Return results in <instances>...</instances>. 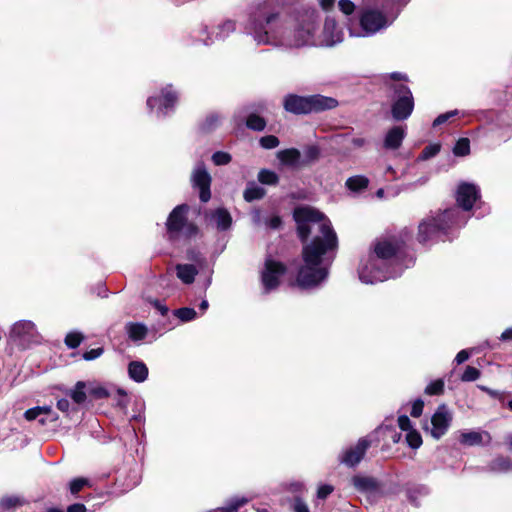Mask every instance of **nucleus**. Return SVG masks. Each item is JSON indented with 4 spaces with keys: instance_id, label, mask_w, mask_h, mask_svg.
Wrapping results in <instances>:
<instances>
[{
    "instance_id": "nucleus-1",
    "label": "nucleus",
    "mask_w": 512,
    "mask_h": 512,
    "mask_svg": "<svg viewBox=\"0 0 512 512\" xmlns=\"http://www.w3.org/2000/svg\"><path fill=\"white\" fill-rule=\"evenodd\" d=\"M293 216L301 241L304 243L312 236V240L303 245V264L299 267L296 281L303 289L315 288L329 275L338 249L337 235L330 220L314 208L297 207Z\"/></svg>"
},
{
    "instance_id": "nucleus-2",
    "label": "nucleus",
    "mask_w": 512,
    "mask_h": 512,
    "mask_svg": "<svg viewBox=\"0 0 512 512\" xmlns=\"http://www.w3.org/2000/svg\"><path fill=\"white\" fill-rule=\"evenodd\" d=\"M293 30L287 29L277 13H259L250 17L246 26L257 45H272L285 48H301L317 45L314 34L319 22L315 9H304L298 16Z\"/></svg>"
},
{
    "instance_id": "nucleus-3",
    "label": "nucleus",
    "mask_w": 512,
    "mask_h": 512,
    "mask_svg": "<svg viewBox=\"0 0 512 512\" xmlns=\"http://www.w3.org/2000/svg\"><path fill=\"white\" fill-rule=\"evenodd\" d=\"M404 254L396 239L377 240L360 262L359 279L365 284H375L400 276L414 263L412 257L404 258Z\"/></svg>"
},
{
    "instance_id": "nucleus-4",
    "label": "nucleus",
    "mask_w": 512,
    "mask_h": 512,
    "mask_svg": "<svg viewBox=\"0 0 512 512\" xmlns=\"http://www.w3.org/2000/svg\"><path fill=\"white\" fill-rule=\"evenodd\" d=\"M479 198L480 190L475 184L466 182L459 184L456 192L459 207H451L423 219L419 224L418 241L427 244L465 225L468 219L465 212L470 211Z\"/></svg>"
},
{
    "instance_id": "nucleus-5",
    "label": "nucleus",
    "mask_w": 512,
    "mask_h": 512,
    "mask_svg": "<svg viewBox=\"0 0 512 512\" xmlns=\"http://www.w3.org/2000/svg\"><path fill=\"white\" fill-rule=\"evenodd\" d=\"M337 106L338 101L335 98L319 94L309 96L287 94L283 98L284 110L295 115L323 112Z\"/></svg>"
},
{
    "instance_id": "nucleus-6",
    "label": "nucleus",
    "mask_w": 512,
    "mask_h": 512,
    "mask_svg": "<svg viewBox=\"0 0 512 512\" xmlns=\"http://www.w3.org/2000/svg\"><path fill=\"white\" fill-rule=\"evenodd\" d=\"M188 211L189 206L181 204L170 212L166 221L167 234L170 240L191 239L198 234L197 225L187 218Z\"/></svg>"
},
{
    "instance_id": "nucleus-7",
    "label": "nucleus",
    "mask_w": 512,
    "mask_h": 512,
    "mask_svg": "<svg viewBox=\"0 0 512 512\" xmlns=\"http://www.w3.org/2000/svg\"><path fill=\"white\" fill-rule=\"evenodd\" d=\"M394 19H389L382 11L374 8L363 9L359 17L360 32L350 30V34L357 37L373 36L390 26Z\"/></svg>"
},
{
    "instance_id": "nucleus-8",
    "label": "nucleus",
    "mask_w": 512,
    "mask_h": 512,
    "mask_svg": "<svg viewBox=\"0 0 512 512\" xmlns=\"http://www.w3.org/2000/svg\"><path fill=\"white\" fill-rule=\"evenodd\" d=\"M394 92L391 114L394 120L402 121L410 117L414 109V98L410 88L403 83L392 84Z\"/></svg>"
},
{
    "instance_id": "nucleus-9",
    "label": "nucleus",
    "mask_w": 512,
    "mask_h": 512,
    "mask_svg": "<svg viewBox=\"0 0 512 512\" xmlns=\"http://www.w3.org/2000/svg\"><path fill=\"white\" fill-rule=\"evenodd\" d=\"M177 102V93L172 85H167L161 90L160 96H151L147 99V107L155 111L158 118H164L173 112Z\"/></svg>"
},
{
    "instance_id": "nucleus-10",
    "label": "nucleus",
    "mask_w": 512,
    "mask_h": 512,
    "mask_svg": "<svg viewBox=\"0 0 512 512\" xmlns=\"http://www.w3.org/2000/svg\"><path fill=\"white\" fill-rule=\"evenodd\" d=\"M285 273L286 267L283 263L267 258L261 272V282L264 292L270 293L275 290L279 286L280 280Z\"/></svg>"
},
{
    "instance_id": "nucleus-11",
    "label": "nucleus",
    "mask_w": 512,
    "mask_h": 512,
    "mask_svg": "<svg viewBox=\"0 0 512 512\" xmlns=\"http://www.w3.org/2000/svg\"><path fill=\"white\" fill-rule=\"evenodd\" d=\"M9 337L16 345L26 348L31 343L37 342L38 332L32 321L21 320L12 326Z\"/></svg>"
},
{
    "instance_id": "nucleus-12",
    "label": "nucleus",
    "mask_w": 512,
    "mask_h": 512,
    "mask_svg": "<svg viewBox=\"0 0 512 512\" xmlns=\"http://www.w3.org/2000/svg\"><path fill=\"white\" fill-rule=\"evenodd\" d=\"M212 177L202 161H199L192 170L191 183L193 188L199 190V198L202 202H208L211 198Z\"/></svg>"
},
{
    "instance_id": "nucleus-13",
    "label": "nucleus",
    "mask_w": 512,
    "mask_h": 512,
    "mask_svg": "<svg viewBox=\"0 0 512 512\" xmlns=\"http://www.w3.org/2000/svg\"><path fill=\"white\" fill-rule=\"evenodd\" d=\"M371 436L360 438L355 446H351L342 451L339 455V462L348 466L355 467L363 459L367 449L372 444Z\"/></svg>"
},
{
    "instance_id": "nucleus-14",
    "label": "nucleus",
    "mask_w": 512,
    "mask_h": 512,
    "mask_svg": "<svg viewBox=\"0 0 512 512\" xmlns=\"http://www.w3.org/2000/svg\"><path fill=\"white\" fill-rule=\"evenodd\" d=\"M452 419L453 416L448 407L444 404L439 405L431 417V436L437 440L444 436L451 425Z\"/></svg>"
},
{
    "instance_id": "nucleus-15",
    "label": "nucleus",
    "mask_w": 512,
    "mask_h": 512,
    "mask_svg": "<svg viewBox=\"0 0 512 512\" xmlns=\"http://www.w3.org/2000/svg\"><path fill=\"white\" fill-rule=\"evenodd\" d=\"M352 484L358 492L367 497L370 504L381 496L380 485L373 477L356 475L352 478Z\"/></svg>"
},
{
    "instance_id": "nucleus-16",
    "label": "nucleus",
    "mask_w": 512,
    "mask_h": 512,
    "mask_svg": "<svg viewBox=\"0 0 512 512\" xmlns=\"http://www.w3.org/2000/svg\"><path fill=\"white\" fill-rule=\"evenodd\" d=\"M491 441V435L487 431L481 430H461L459 431V442L464 446L487 445Z\"/></svg>"
},
{
    "instance_id": "nucleus-17",
    "label": "nucleus",
    "mask_w": 512,
    "mask_h": 512,
    "mask_svg": "<svg viewBox=\"0 0 512 512\" xmlns=\"http://www.w3.org/2000/svg\"><path fill=\"white\" fill-rule=\"evenodd\" d=\"M209 225L215 227L219 231H226L232 225V217L230 213L224 208H217L211 210L205 215Z\"/></svg>"
},
{
    "instance_id": "nucleus-18",
    "label": "nucleus",
    "mask_w": 512,
    "mask_h": 512,
    "mask_svg": "<svg viewBox=\"0 0 512 512\" xmlns=\"http://www.w3.org/2000/svg\"><path fill=\"white\" fill-rule=\"evenodd\" d=\"M342 41V32L334 19L327 18L323 27V39L320 45L331 47Z\"/></svg>"
},
{
    "instance_id": "nucleus-19",
    "label": "nucleus",
    "mask_w": 512,
    "mask_h": 512,
    "mask_svg": "<svg viewBox=\"0 0 512 512\" xmlns=\"http://www.w3.org/2000/svg\"><path fill=\"white\" fill-rule=\"evenodd\" d=\"M235 29H236L235 22L232 20H226L217 26V33L215 34L214 38L208 34L206 26L202 27L200 32L207 35L205 38H202L203 43L205 45H210L215 40L226 39L231 33H233L235 31Z\"/></svg>"
},
{
    "instance_id": "nucleus-20",
    "label": "nucleus",
    "mask_w": 512,
    "mask_h": 512,
    "mask_svg": "<svg viewBox=\"0 0 512 512\" xmlns=\"http://www.w3.org/2000/svg\"><path fill=\"white\" fill-rule=\"evenodd\" d=\"M276 156L283 166L297 168L304 165L301 152L296 148L280 150L277 152Z\"/></svg>"
},
{
    "instance_id": "nucleus-21",
    "label": "nucleus",
    "mask_w": 512,
    "mask_h": 512,
    "mask_svg": "<svg viewBox=\"0 0 512 512\" xmlns=\"http://www.w3.org/2000/svg\"><path fill=\"white\" fill-rule=\"evenodd\" d=\"M405 135L406 133L404 128L400 126L392 127L385 135L383 143L384 148L388 150L398 149L402 145Z\"/></svg>"
},
{
    "instance_id": "nucleus-22",
    "label": "nucleus",
    "mask_w": 512,
    "mask_h": 512,
    "mask_svg": "<svg viewBox=\"0 0 512 512\" xmlns=\"http://www.w3.org/2000/svg\"><path fill=\"white\" fill-rule=\"evenodd\" d=\"M128 374L133 381L142 383L148 377V368L142 361H131L128 365Z\"/></svg>"
},
{
    "instance_id": "nucleus-23",
    "label": "nucleus",
    "mask_w": 512,
    "mask_h": 512,
    "mask_svg": "<svg viewBox=\"0 0 512 512\" xmlns=\"http://www.w3.org/2000/svg\"><path fill=\"white\" fill-rule=\"evenodd\" d=\"M197 273L198 270L192 264H178L176 266L177 277L185 284L193 283Z\"/></svg>"
},
{
    "instance_id": "nucleus-24",
    "label": "nucleus",
    "mask_w": 512,
    "mask_h": 512,
    "mask_svg": "<svg viewBox=\"0 0 512 512\" xmlns=\"http://www.w3.org/2000/svg\"><path fill=\"white\" fill-rule=\"evenodd\" d=\"M126 330L129 338L133 341L143 340L148 333V328L142 323H129Z\"/></svg>"
},
{
    "instance_id": "nucleus-25",
    "label": "nucleus",
    "mask_w": 512,
    "mask_h": 512,
    "mask_svg": "<svg viewBox=\"0 0 512 512\" xmlns=\"http://www.w3.org/2000/svg\"><path fill=\"white\" fill-rule=\"evenodd\" d=\"M252 219L255 225L264 224L271 229H278L282 223L281 218L278 215H272L262 219L261 213L258 210L253 213Z\"/></svg>"
},
{
    "instance_id": "nucleus-26",
    "label": "nucleus",
    "mask_w": 512,
    "mask_h": 512,
    "mask_svg": "<svg viewBox=\"0 0 512 512\" xmlns=\"http://www.w3.org/2000/svg\"><path fill=\"white\" fill-rule=\"evenodd\" d=\"M489 470L496 473L509 472L512 470V461L508 457H496L490 462Z\"/></svg>"
},
{
    "instance_id": "nucleus-27",
    "label": "nucleus",
    "mask_w": 512,
    "mask_h": 512,
    "mask_svg": "<svg viewBox=\"0 0 512 512\" xmlns=\"http://www.w3.org/2000/svg\"><path fill=\"white\" fill-rule=\"evenodd\" d=\"M265 189L254 182L248 183L244 190L243 197L247 202L262 199L265 196Z\"/></svg>"
},
{
    "instance_id": "nucleus-28",
    "label": "nucleus",
    "mask_w": 512,
    "mask_h": 512,
    "mask_svg": "<svg viewBox=\"0 0 512 512\" xmlns=\"http://www.w3.org/2000/svg\"><path fill=\"white\" fill-rule=\"evenodd\" d=\"M68 395L76 404L84 403L88 395L86 383L78 381L74 388L69 391Z\"/></svg>"
},
{
    "instance_id": "nucleus-29",
    "label": "nucleus",
    "mask_w": 512,
    "mask_h": 512,
    "mask_svg": "<svg viewBox=\"0 0 512 512\" xmlns=\"http://www.w3.org/2000/svg\"><path fill=\"white\" fill-rule=\"evenodd\" d=\"M369 184V180L365 176L357 175L347 179L346 186L351 191H360L365 189Z\"/></svg>"
},
{
    "instance_id": "nucleus-30",
    "label": "nucleus",
    "mask_w": 512,
    "mask_h": 512,
    "mask_svg": "<svg viewBox=\"0 0 512 512\" xmlns=\"http://www.w3.org/2000/svg\"><path fill=\"white\" fill-rule=\"evenodd\" d=\"M258 181L265 185H276L279 182V176L272 170L261 169L258 173Z\"/></svg>"
},
{
    "instance_id": "nucleus-31",
    "label": "nucleus",
    "mask_w": 512,
    "mask_h": 512,
    "mask_svg": "<svg viewBox=\"0 0 512 512\" xmlns=\"http://www.w3.org/2000/svg\"><path fill=\"white\" fill-rule=\"evenodd\" d=\"M51 411L52 408L50 406H37L26 410L24 413V417L28 421H33L41 415L47 416L49 413H51Z\"/></svg>"
},
{
    "instance_id": "nucleus-32",
    "label": "nucleus",
    "mask_w": 512,
    "mask_h": 512,
    "mask_svg": "<svg viewBox=\"0 0 512 512\" xmlns=\"http://www.w3.org/2000/svg\"><path fill=\"white\" fill-rule=\"evenodd\" d=\"M174 315L181 321V322H189L196 318L197 313L193 308L190 307H183L174 310Z\"/></svg>"
},
{
    "instance_id": "nucleus-33",
    "label": "nucleus",
    "mask_w": 512,
    "mask_h": 512,
    "mask_svg": "<svg viewBox=\"0 0 512 512\" xmlns=\"http://www.w3.org/2000/svg\"><path fill=\"white\" fill-rule=\"evenodd\" d=\"M429 494V488L425 485L414 486L407 491L409 500L417 505L416 500L418 497L426 496Z\"/></svg>"
},
{
    "instance_id": "nucleus-34",
    "label": "nucleus",
    "mask_w": 512,
    "mask_h": 512,
    "mask_svg": "<svg viewBox=\"0 0 512 512\" xmlns=\"http://www.w3.org/2000/svg\"><path fill=\"white\" fill-rule=\"evenodd\" d=\"M22 504L23 501L17 496H6L0 500V508L5 511H10Z\"/></svg>"
},
{
    "instance_id": "nucleus-35",
    "label": "nucleus",
    "mask_w": 512,
    "mask_h": 512,
    "mask_svg": "<svg viewBox=\"0 0 512 512\" xmlns=\"http://www.w3.org/2000/svg\"><path fill=\"white\" fill-rule=\"evenodd\" d=\"M246 125L248 128L254 131H262L266 126V122L262 117L255 114H250L247 117Z\"/></svg>"
},
{
    "instance_id": "nucleus-36",
    "label": "nucleus",
    "mask_w": 512,
    "mask_h": 512,
    "mask_svg": "<svg viewBox=\"0 0 512 512\" xmlns=\"http://www.w3.org/2000/svg\"><path fill=\"white\" fill-rule=\"evenodd\" d=\"M83 338L84 337H83L82 333L72 331L66 335L64 342L68 348L75 349L81 344V342L83 341Z\"/></svg>"
},
{
    "instance_id": "nucleus-37",
    "label": "nucleus",
    "mask_w": 512,
    "mask_h": 512,
    "mask_svg": "<svg viewBox=\"0 0 512 512\" xmlns=\"http://www.w3.org/2000/svg\"><path fill=\"white\" fill-rule=\"evenodd\" d=\"M453 153L456 156H466L470 153V141L467 138H460L454 148Z\"/></svg>"
},
{
    "instance_id": "nucleus-38",
    "label": "nucleus",
    "mask_w": 512,
    "mask_h": 512,
    "mask_svg": "<svg viewBox=\"0 0 512 512\" xmlns=\"http://www.w3.org/2000/svg\"><path fill=\"white\" fill-rule=\"evenodd\" d=\"M406 442L412 449H417L422 445V437L417 430H409L406 433Z\"/></svg>"
},
{
    "instance_id": "nucleus-39",
    "label": "nucleus",
    "mask_w": 512,
    "mask_h": 512,
    "mask_svg": "<svg viewBox=\"0 0 512 512\" xmlns=\"http://www.w3.org/2000/svg\"><path fill=\"white\" fill-rule=\"evenodd\" d=\"M444 391V381L442 379H437L430 382L426 388L425 393L427 395H440Z\"/></svg>"
},
{
    "instance_id": "nucleus-40",
    "label": "nucleus",
    "mask_w": 512,
    "mask_h": 512,
    "mask_svg": "<svg viewBox=\"0 0 512 512\" xmlns=\"http://www.w3.org/2000/svg\"><path fill=\"white\" fill-rule=\"evenodd\" d=\"M439 151H440L439 144H430L422 150L421 154L418 157V160H422V161L428 160V159L436 156L439 153Z\"/></svg>"
},
{
    "instance_id": "nucleus-41",
    "label": "nucleus",
    "mask_w": 512,
    "mask_h": 512,
    "mask_svg": "<svg viewBox=\"0 0 512 512\" xmlns=\"http://www.w3.org/2000/svg\"><path fill=\"white\" fill-rule=\"evenodd\" d=\"M231 160V155L224 151H217L212 155V161L216 166L227 165Z\"/></svg>"
},
{
    "instance_id": "nucleus-42",
    "label": "nucleus",
    "mask_w": 512,
    "mask_h": 512,
    "mask_svg": "<svg viewBox=\"0 0 512 512\" xmlns=\"http://www.w3.org/2000/svg\"><path fill=\"white\" fill-rule=\"evenodd\" d=\"M89 484L88 479L86 478H75L70 481L69 483V489L71 494L76 495L78 494L85 486Z\"/></svg>"
},
{
    "instance_id": "nucleus-43",
    "label": "nucleus",
    "mask_w": 512,
    "mask_h": 512,
    "mask_svg": "<svg viewBox=\"0 0 512 512\" xmlns=\"http://www.w3.org/2000/svg\"><path fill=\"white\" fill-rule=\"evenodd\" d=\"M259 143L264 149H274L279 146L280 141L274 135H266L260 138Z\"/></svg>"
},
{
    "instance_id": "nucleus-44",
    "label": "nucleus",
    "mask_w": 512,
    "mask_h": 512,
    "mask_svg": "<svg viewBox=\"0 0 512 512\" xmlns=\"http://www.w3.org/2000/svg\"><path fill=\"white\" fill-rule=\"evenodd\" d=\"M88 395L94 397L95 399H102L109 396L108 391L99 385H89L87 387Z\"/></svg>"
},
{
    "instance_id": "nucleus-45",
    "label": "nucleus",
    "mask_w": 512,
    "mask_h": 512,
    "mask_svg": "<svg viewBox=\"0 0 512 512\" xmlns=\"http://www.w3.org/2000/svg\"><path fill=\"white\" fill-rule=\"evenodd\" d=\"M480 377V371L472 366H467L464 373L461 376V380L464 382H472Z\"/></svg>"
},
{
    "instance_id": "nucleus-46",
    "label": "nucleus",
    "mask_w": 512,
    "mask_h": 512,
    "mask_svg": "<svg viewBox=\"0 0 512 512\" xmlns=\"http://www.w3.org/2000/svg\"><path fill=\"white\" fill-rule=\"evenodd\" d=\"M220 123V117L216 114H211L205 119L202 129L204 131H211Z\"/></svg>"
},
{
    "instance_id": "nucleus-47",
    "label": "nucleus",
    "mask_w": 512,
    "mask_h": 512,
    "mask_svg": "<svg viewBox=\"0 0 512 512\" xmlns=\"http://www.w3.org/2000/svg\"><path fill=\"white\" fill-rule=\"evenodd\" d=\"M319 157V149L316 146H309L305 150V158H303L304 165L317 160Z\"/></svg>"
},
{
    "instance_id": "nucleus-48",
    "label": "nucleus",
    "mask_w": 512,
    "mask_h": 512,
    "mask_svg": "<svg viewBox=\"0 0 512 512\" xmlns=\"http://www.w3.org/2000/svg\"><path fill=\"white\" fill-rule=\"evenodd\" d=\"M459 111L458 110H452V111H449V112H446V113H443V114H440L438 117L435 118V120L433 121V126L434 127H437V126H440L442 124H444L445 122H447L450 118L458 115Z\"/></svg>"
},
{
    "instance_id": "nucleus-49",
    "label": "nucleus",
    "mask_w": 512,
    "mask_h": 512,
    "mask_svg": "<svg viewBox=\"0 0 512 512\" xmlns=\"http://www.w3.org/2000/svg\"><path fill=\"white\" fill-rule=\"evenodd\" d=\"M338 6L345 15H350L355 10V4L350 0H339Z\"/></svg>"
},
{
    "instance_id": "nucleus-50",
    "label": "nucleus",
    "mask_w": 512,
    "mask_h": 512,
    "mask_svg": "<svg viewBox=\"0 0 512 512\" xmlns=\"http://www.w3.org/2000/svg\"><path fill=\"white\" fill-rule=\"evenodd\" d=\"M334 491V487L330 484H322L318 487L317 497L319 499H326L332 492Z\"/></svg>"
},
{
    "instance_id": "nucleus-51",
    "label": "nucleus",
    "mask_w": 512,
    "mask_h": 512,
    "mask_svg": "<svg viewBox=\"0 0 512 512\" xmlns=\"http://www.w3.org/2000/svg\"><path fill=\"white\" fill-rule=\"evenodd\" d=\"M424 402L422 399H416L412 404L411 416L420 417L423 412Z\"/></svg>"
},
{
    "instance_id": "nucleus-52",
    "label": "nucleus",
    "mask_w": 512,
    "mask_h": 512,
    "mask_svg": "<svg viewBox=\"0 0 512 512\" xmlns=\"http://www.w3.org/2000/svg\"><path fill=\"white\" fill-rule=\"evenodd\" d=\"M102 354H103V348H100V347L99 348H94V349H91L89 351H86L83 354V359L86 360V361L95 360L98 357H100Z\"/></svg>"
},
{
    "instance_id": "nucleus-53",
    "label": "nucleus",
    "mask_w": 512,
    "mask_h": 512,
    "mask_svg": "<svg viewBox=\"0 0 512 512\" xmlns=\"http://www.w3.org/2000/svg\"><path fill=\"white\" fill-rule=\"evenodd\" d=\"M398 426L402 431L409 432V430H413L411 421L408 416L401 415L398 418Z\"/></svg>"
},
{
    "instance_id": "nucleus-54",
    "label": "nucleus",
    "mask_w": 512,
    "mask_h": 512,
    "mask_svg": "<svg viewBox=\"0 0 512 512\" xmlns=\"http://www.w3.org/2000/svg\"><path fill=\"white\" fill-rule=\"evenodd\" d=\"M293 510L294 512H310L307 504L300 498H295Z\"/></svg>"
},
{
    "instance_id": "nucleus-55",
    "label": "nucleus",
    "mask_w": 512,
    "mask_h": 512,
    "mask_svg": "<svg viewBox=\"0 0 512 512\" xmlns=\"http://www.w3.org/2000/svg\"><path fill=\"white\" fill-rule=\"evenodd\" d=\"M368 143H369L368 139H366L365 137H361V136L353 137L351 139V144L355 148H362V147L366 146Z\"/></svg>"
},
{
    "instance_id": "nucleus-56",
    "label": "nucleus",
    "mask_w": 512,
    "mask_h": 512,
    "mask_svg": "<svg viewBox=\"0 0 512 512\" xmlns=\"http://www.w3.org/2000/svg\"><path fill=\"white\" fill-rule=\"evenodd\" d=\"M470 357V353L468 352V350H461L460 352L457 353L456 357H455V362L459 365V364H462L464 363L465 361H467Z\"/></svg>"
},
{
    "instance_id": "nucleus-57",
    "label": "nucleus",
    "mask_w": 512,
    "mask_h": 512,
    "mask_svg": "<svg viewBox=\"0 0 512 512\" xmlns=\"http://www.w3.org/2000/svg\"><path fill=\"white\" fill-rule=\"evenodd\" d=\"M57 408L64 412V413H68L69 411V408H70V402L67 400V399H59L57 401Z\"/></svg>"
},
{
    "instance_id": "nucleus-58",
    "label": "nucleus",
    "mask_w": 512,
    "mask_h": 512,
    "mask_svg": "<svg viewBox=\"0 0 512 512\" xmlns=\"http://www.w3.org/2000/svg\"><path fill=\"white\" fill-rule=\"evenodd\" d=\"M305 489V485L300 481H295L289 484V490L295 493L302 492Z\"/></svg>"
},
{
    "instance_id": "nucleus-59",
    "label": "nucleus",
    "mask_w": 512,
    "mask_h": 512,
    "mask_svg": "<svg viewBox=\"0 0 512 512\" xmlns=\"http://www.w3.org/2000/svg\"><path fill=\"white\" fill-rule=\"evenodd\" d=\"M86 511H87L86 506L81 503L72 504V505L68 506V508H67V512H86Z\"/></svg>"
},
{
    "instance_id": "nucleus-60",
    "label": "nucleus",
    "mask_w": 512,
    "mask_h": 512,
    "mask_svg": "<svg viewBox=\"0 0 512 512\" xmlns=\"http://www.w3.org/2000/svg\"><path fill=\"white\" fill-rule=\"evenodd\" d=\"M57 420H58V414L52 410L51 413H49L45 418H41L39 420V422L42 425H45L47 422H54Z\"/></svg>"
},
{
    "instance_id": "nucleus-61",
    "label": "nucleus",
    "mask_w": 512,
    "mask_h": 512,
    "mask_svg": "<svg viewBox=\"0 0 512 512\" xmlns=\"http://www.w3.org/2000/svg\"><path fill=\"white\" fill-rule=\"evenodd\" d=\"M393 81L400 82V81H407V76L405 74H402L400 72H393L388 74L387 76Z\"/></svg>"
},
{
    "instance_id": "nucleus-62",
    "label": "nucleus",
    "mask_w": 512,
    "mask_h": 512,
    "mask_svg": "<svg viewBox=\"0 0 512 512\" xmlns=\"http://www.w3.org/2000/svg\"><path fill=\"white\" fill-rule=\"evenodd\" d=\"M319 3L323 10L328 11L334 6L335 0H319Z\"/></svg>"
},
{
    "instance_id": "nucleus-63",
    "label": "nucleus",
    "mask_w": 512,
    "mask_h": 512,
    "mask_svg": "<svg viewBox=\"0 0 512 512\" xmlns=\"http://www.w3.org/2000/svg\"><path fill=\"white\" fill-rule=\"evenodd\" d=\"M501 341H509L512 340V327L507 328L505 331L502 332L500 336Z\"/></svg>"
},
{
    "instance_id": "nucleus-64",
    "label": "nucleus",
    "mask_w": 512,
    "mask_h": 512,
    "mask_svg": "<svg viewBox=\"0 0 512 512\" xmlns=\"http://www.w3.org/2000/svg\"><path fill=\"white\" fill-rule=\"evenodd\" d=\"M139 483V479L138 477L135 475L134 476V479L129 482L128 484H126V486L122 489V492H125V491H128V490H131L132 488H134L135 486H137Z\"/></svg>"
}]
</instances>
